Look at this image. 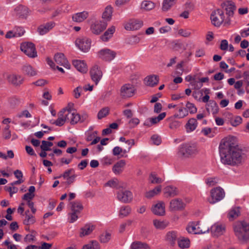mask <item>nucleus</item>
<instances>
[{
	"instance_id": "f257e3e1",
	"label": "nucleus",
	"mask_w": 249,
	"mask_h": 249,
	"mask_svg": "<svg viewBox=\"0 0 249 249\" xmlns=\"http://www.w3.org/2000/svg\"><path fill=\"white\" fill-rule=\"evenodd\" d=\"M219 152L221 161L224 164L238 166L245 160V154L233 137H228L221 141Z\"/></svg>"
},
{
	"instance_id": "f03ea898",
	"label": "nucleus",
	"mask_w": 249,
	"mask_h": 249,
	"mask_svg": "<svg viewBox=\"0 0 249 249\" xmlns=\"http://www.w3.org/2000/svg\"><path fill=\"white\" fill-rule=\"evenodd\" d=\"M199 150L195 142L185 143L180 145L178 155L182 159L194 158L198 154Z\"/></svg>"
},
{
	"instance_id": "7ed1b4c3",
	"label": "nucleus",
	"mask_w": 249,
	"mask_h": 249,
	"mask_svg": "<svg viewBox=\"0 0 249 249\" xmlns=\"http://www.w3.org/2000/svg\"><path fill=\"white\" fill-rule=\"evenodd\" d=\"M210 18L212 24L215 27H219L222 23L224 26H227L231 24V19L227 18L225 19L224 12L221 9L213 11Z\"/></svg>"
},
{
	"instance_id": "20e7f679",
	"label": "nucleus",
	"mask_w": 249,
	"mask_h": 249,
	"mask_svg": "<svg viewBox=\"0 0 249 249\" xmlns=\"http://www.w3.org/2000/svg\"><path fill=\"white\" fill-rule=\"evenodd\" d=\"M186 230L190 233L203 234L209 231V227L204 222H192L187 226Z\"/></svg>"
},
{
	"instance_id": "39448f33",
	"label": "nucleus",
	"mask_w": 249,
	"mask_h": 249,
	"mask_svg": "<svg viewBox=\"0 0 249 249\" xmlns=\"http://www.w3.org/2000/svg\"><path fill=\"white\" fill-rule=\"evenodd\" d=\"M210 196L207 198L208 202L213 204L221 201L225 196V192L220 187H216L212 189L210 192Z\"/></svg>"
},
{
	"instance_id": "423d86ee",
	"label": "nucleus",
	"mask_w": 249,
	"mask_h": 249,
	"mask_svg": "<svg viewBox=\"0 0 249 249\" xmlns=\"http://www.w3.org/2000/svg\"><path fill=\"white\" fill-rule=\"evenodd\" d=\"M20 50L30 58H35L37 56L35 46L32 42H26L21 43Z\"/></svg>"
},
{
	"instance_id": "0eeeda50",
	"label": "nucleus",
	"mask_w": 249,
	"mask_h": 249,
	"mask_svg": "<svg viewBox=\"0 0 249 249\" xmlns=\"http://www.w3.org/2000/svg\"><path fill=\"white\" fill-rule=\"evenodd\" d=\"M91 40L88 37L81 36L75 40L76 46L82 52H88L91 47Z\"/></svg>"
},
{
	"instance_id": "6e6552de",
	"label": "nucleus",
	"mask_w": 249,
	"mask_h": 249,
	"mask_svg": "<svg viewBox=\"0 0 249 249\" xmlns=\"http://www.w3.org/2000/svg\"><path fill=\"white\" fill-rule=\"evenodd\" d=\"M117 198L121 202L128 203L132 200L133 195L130 191L122 189L117 192Z\"/></svg>"
},
{
	"instance_id": "1a4fd4ad",
	"label": "nucleus",
	"mask_w": 249,
	"mask_h": 249,
	"mask_svg": "<svg viewBox=\"0 0 249 249\" xmlns=\"http://www.w3.org/2000/svg\"><path fill=\"white\" fill-rule=\"evenodd\" d=\"M246 221H238L233 225L234 233L238 239L242 241L243 236L245 230V224Z\"/></svg>"
},
{
	"instance_id": "9d476101",
	"label": "nucleus",
	"mask_w": 249,
	"mask_h": 249,
	"mask_svg": "<svg viewBox=\"0 0 249 249\" xmlns=\"http://www.w3.org/2000/svg\"><path fill=\"white\" fill-rule=\"evenodd\" d=\"M151 212L155 215L163 216L165 214V204L162 201H158L151 208Z\"/></svg>"
},
{
	"instance_id": "9b49d317",
	"label": "nucleus",
	"mask_w": 249,
	"mask_h": 249,
	"mask_svg": "<svg viewBox=\"0 0 249 249\" xmlns=\"http://www.w3.org/2000/svg\"><path fill=\"white\" fill-rule=\"evenodd\" d=\"M135 90V88L133 85L125 84L121 89V95L125 98L130 97L134 95Z\"/></svg>"
},
{
	"instance_id": "f8f14e48",
	"label": "nucleus",
	"mask_w": 249,
	"mask_h": 249,
	"mask_svg": "<svg viewBox=\"0 0 249 249\" xmlns=\"http://www.w3.org/2000/svg\"><path fill=\"white\" fill-rule=\"evenodd\" d=\"M98 56L104 60L110 61L115 58L116 53L108 49H104L98 52Z\"/></svg>"
},
{
	"instance_id": "ddd939ff",
	"label": "nucleus",
	"mask_w": 249,
	"mask_h": 249,
	"mask_svg": "<svg viewBox=\"0 0 249 249\" xmlns=\"http://www.w3.org/2000/svg\"><path fill=\"white\" fill-rule=\"evenodd\" d=\"M185 204L180 198H175L170 202L169 209L171 211H182L185 207Z\"/></svg>"
},
{
	"instance_id": "4468645a",
	"label": "nucleus",
	"mask_w": 249,
	"mask_h": 249,
	"mask_svg": "<svg viewBox=\"0 0 249 249\" xmlns=\"http://www.w3.org/2000/svg\"><path fill=\"white\" fill-rule=\"evenodd\" d=\"M54 59L56 64L63 66L67 69H70L71 65L64 54L62 53H57L54 55Z\"/></svg>"
},
{
	"instance_id": "2eb2a0df",
	"label": "nucleus",
	"mask_w": 249,
	"mask_h": 249,
	"mask_svg": "<svg viewBox=\"0 0 249 249\" xmlns=\"http://www.w3.org/2000/svg\"><path fill=\"white\" fill-rule=\"evenodd\" d=\"M107 23L104 21H97L93 23L90 27L92 33L95 35H99L107 27Z\"/></svg>"
},
{
	"instance_id": "dca6fc26",
	"label": "nucleus",
	"mask_w": 249,
	"mask_h": 249,
	"mask_svg": "<svg viewBox=\"0 0 249 249\" xmlns=\"http://www.w3.org/2000/svg\"><path fill=\"white\" fill-rule=\"evenodd\" d=\"M90 75L92 80L97 85L102 77V72L100 68L95 65L90 71Z\"/></svg>"
},
{
	"instance_id": "f3484780",
	"label": "nucleus",
	"mask_w": 249,
	"mask_h": 249,
	"mask_svg": "<svg viewBox=\"0 0 249 249\" xmlns=\"http://www.w3.org/2000/svg\"><path fill=\"white\" fill-rule=\"evenodd\" d=\"M142 25V21L137 19H131L125 24L124 28L126 30H137L141 28Z\"/></svg>"
},
{
	"instance_id": "a211bd4d",
	"label": "nucleus",
	"mask_w": 249,
	"mask_h": 249,
	"mask_svg": "<svg viewBox=\"0 0 249 249\" xmlns=\"http://www.w3.org/2000/svg\"><path fill=\"white\" fill-rule=\"evenodd\" d=\"M55 25L53 21H50L45 24L40 25L37 28V31L39 35H44L51 30Z\"/></svg>"
},
{
	"instance_id": "6ab92c4d",
	"label": "nucleus",
	"mask_w": 249,
	"mask_h": 249,
	"mask_svg": "<svg viewBox=\"0 0 249 249\" xmlns=\"http://www.w3.org/2000/svg\"><path fill=\"white\" fill-rule=\"evenodd\" d=\"M74 111L75 110H66V118L71 124H76L80 120V115Z\"/></svg>"
},
{
	"instance_id": "aec40b11",
	"label": "nucleus",
	"mask_w": 249,
	"mask_h": 249,
	"mask_svg": "<svg viewBox=\"0 0 249 249\" xmlns=\"http://www.w3.org/2000/svg\"><path fill=\"white\" fill-rule=\"evenodd\" d=\"M15 11L17 15L20 18H26L29 14V9L23 5H20L17 6Z\"/></svg>"
},
{
	"instance_id": "412c9836",
	"label": "nucleus",
	"mask_w": 249,
	"mask_h": 249,
	"mask_svg": "<svg viewBox=\"0 0 249 249\" xmlns=\"http://www.w3.org/2000/svg\"><path fill=\"white\" fill-rule=\"evenodd\" d=\"M225 231L224 224L216 223L211 227V232L213 236H218L223 234Z\"/></svg>"
},
{
	"instance_id": "4be33fe9",
	"label": "nucleus",
	"mask_w": 249,
	"mask_h": 249,
	"mask_svg": "<svg viewBox=\"0 0 249 249\" xmlns=\"http://www.w3.org/2000/svg\"><path fill=\"white\" fill-rule=\"evenodd\" d=\"M163 194L165 197H173L178 194V189L173 186H167L163 189Z\"/></svg>"
},
{
	"instance_id": "5701e85b",
	"label": "nucleus",
	"mask_w": 249,
	"mask_h": 249,
	"mask_svg": "<svg viewBox=\"0 0 249 249\" xmlns=\"http://www.w3.org/2000/svg\"><path fill=\"white\" fill-rule=\"evenodd\" d=\"M165 116V112L161 113L157 117L150 118L144 122V124L148 127H150L153 124L158 123L163 118H164Z\"/></svg>"
},
{
	"instance_id": "b1692460",
	"label": "nucleus",
	"mask_w": 249,
	"mask_h": 249,
	"mask_svg": "<svg viewBox=\"0 0 249 249\" xmlns=\"http://www.w3.org/2000/svg\"><path fill=\"white\" fill-rule=\"evenodd\" d=\"M159 81V77L156 75H150L144 78V83L148 86L153 87L157 85Z\"/></svg>"
},
{
	"instance_id": "393cba45",
	"label": "nucleus",
	"mask_w": 249,
	"mask_h": 249,
	"mask_svg": "<svg viewBox=\"0 0 249 249\" xmlns=\"http://www.w3.org/2000/svg\"><path fill=\"white\" fill-rule=\"evenodd\" d=\"M130 249H151V247L146 242L135 241L131 244Z\"/></svg>"
},
{
	"instance_id": "a878e982",
	"label": "nucleus",
	"mask_w": 249,
	"mask_h": 249,
	"mask_svg": "<svg viewBox=\"0 0 249 249\" xmlns=\"http://www.w3.org/2000/svg\"><path fill=\"white\" fill-rule=\"evenodd\" d=\"M178 237L177 232L174 231H168L165 235L164 239L170 245H174Z\"/></svg>"
},
{
	"instance_id": "bb28decb",
	"label": "nucleus",
	"mask_w": 249,
	"mask_h": 249,
	"mask_svg": "<svg viewBox=\"0 0 249 249\" xmlns=\"http://www.w3.org/2000/svg\"><path fill=\"white\" fill-rule=\"evenodd\" d=\"M23 78L19 75L16 74H11L8 76L9 82L15 86H19L23 82Z\"/></svg>"
},
{
	"instance_id": "cd10ccee",
	"label": "nucleus",
	"mask_w": 249,
	"mask_h": 249,
	"mask_svg": "<svg viewBox=\"0 0 249 249\" xmlns=\"http://www.w3.org/2000/svg\"><path fill=\"white\" fill-rule=\"evenodd\" d=\"M72 64L78 71L82 73H86L88 71L87 65L83 60H75Z\"/></svg>"
},
{
	"instance_id": "c85d7f7f",
	"label": "nucleus",
	"mask_w": 249,
	"mask_h": 249,
	"mask_svg": "<svg viewBox=\"0 0 249 249\" xmlns=\"http://www.w3.org/2000/svg\"><path fill=\"white\" fill-rule=\"evenodd\" d=\"M22 70L25 75L30 77L36 76L37 73L36 69L29 64L24 65Z\"/></svg>"
},
{
	"instance_id": "c756f323",
	"label": "nucleus",
	"mask_w": 249,
	"mask_h": 249,
	"mask_svg": "<svg viewBox=\"0 0 249 249\" xmlns=\"http://www.w3.org/2000/svg\"><path fill=\"white\" fill-rule=\"evenodd\" d=\"M153 224L155 228L158 230H163L165 229L169 224L167 220H161L155 219L153 220Z\"/></svg>"
},
{
	"instance_id": "7c9ffc66",
	"label": "nucleus",
	"mask_w": 249,
	"mask_h": 249,
	"mask_svg": "<svg viewBox=\"0 0 249 249\" xmlns=\"http://www.w3.org/2000/svg\"><path fill=\"white\" fill-rule=\"evenodd\" d=\"M225 10L226 12V14L228 15V18H230L231 17H232L234 14V11L235 9V6L234 3L231 1H227L225 3Z\"/></svg>"
},
{
	"instance_id": "2f4dec72",
	"label": "nucleus",
	"mask_w": 249,
	"mask_h": 249,
	"mask_svg": "<svg viewBox=\"0 0 249 249\" xmlns=\"http://www.w3.org/2000/svg\"><path fill=\"white\" fill-rule=\"evenodd\" d=\"M125 165V160H120L113 165L112 171L115 174L119 175L123 172Z\"/></svg>"
},
{
	"instance_id": "473e14b6",
	"label": "nucleus",
	"mask_w": 249,
	"mask_h": 249,
	"mask_svg": "<svg viewBox=\"0 0 249 249\" xmlns=\"http://www.w3.org/2000/svg\"><path fill=\"white\" fill-rule=\"evenodd\" d=\"M89 16V13L87 11L77 13L73 15L72 18L73 21L81 22L85 20Z\"/></svg>"
},
{
	"instance_id": "72a5a7b5",
	"label": "nucleus",
	"mask_w": 249,
	"mask_h": 249,
	"mask_svg": "<svg viewBox=\"0 0 249 249\" xmlns=\"http://www.w3.org/2000/svg\"><path fill=\"white\" fill-rule=\"evenodd\" d=\"M115 31V27L112 26L109 28L103 34L100 36L101 39L104 42L107 41L110 38L112 37L113 34Z\"/></svg>"
},
{
	"instance_id": "f704fd0d",
	"label": "nucleus",
	"mask_w": 249,
	"mask_h": 249,
	"mask_svg": "<svg viewBox=\"0 0 249 249\" xmlns=\"http://www.w3.org/2000/svg\"><path fill=\"white\" fill-rule=\"evenodd\" d=\"M161 186L159 185L156 186L153 189L147 191L145 193V197L148 199H151L161 192Z\"/></svg>"
},
{
	"instance_id": "c9c22d12",
	"label": "nucleus",
	"mask_w": 249,
	"mask_h": 249,
	"mask_svg": "<svg viewBox=\"0 0 249 249\" xmlns=\"http://www.w3.org/2000/svg\"><path fill=\"white\" fill-rule=\"evenodd\" d=\"M122 185V183H121L118 179L114 178L108 180L105 184L104 186L110 187L116 189H120L123 187Z\"/></svg>"
},
{
	"instance_id": "e433bc0d",
	"label": "nucleus",
	"mask_w": 249,
	"mask_h": 249,
	"mask_svg": "<svg viewBox=\"0 0 249 249\" xmlns=\"http://www.w3.org/2000/svg\"><path fill=\"white\" fill-rule=\"evenodd\" d=\"M66 110H62L60 111L58 113V118L55 121V122L53 123V124L58 126L63 125L65 121H67V119L66 118Z\"/></svg>"
},
{
	"instance_id": "4c0bfd02",
	"label": "nucleus",
	"mask_w": 249,
	"mask_h": 249,
	"mask_svg": "<svg viewBox=\"0 0 249 249\" xmlns=\"http://www.w3.org/2000/svg\"><path fill=\"white\" fill-rule=\"evenodd\" d=\"M240 215L239 207H235L231 209L228 214V217L230 221L236 219Z\"/></svg>"
},
{
	"instance_id": "58836bf2",
	"label": "nucleus",
	"mask_w": 249,
	"mask_h": 249,
	"mask_svg": "<svg viewBox=\"0 0 249 249\" xmlns=\"http://www.w3.org/2000/svg\"><path fill=\"white\" fill-rule=\"evenodd\" d=\"M36 222L35 217L30 213L29 210L26 211L25 213V218L23 220V224L26 225H32Z\"/></svg>"
},
{
	"instance_id": "ea45409f",
	"label": "nucleus",
	"mask_w": 249,
	"mask_h": 249,
	"mask_svg": "<svg viewBox=\"0 0 249 249\" xmlns=\"http://www.w3.org/2000/svg\"><path fill=\"white\" fill-rule=\"evenodd\" d=\"M228 119L230 124L233 126L236 127L242 123V119L240 116H233L232 114H229Z\"/></svg>"
},
{
	"instance_id": "a19ab883",
	"label": "nucleus",
	"mask_w": 249,
	"mask_h": 249,
	"mask_svg": "<svg viewBox=\"0 0 249 249\" xmlns=\"http://www.w3.org/2000/svg\"><path fill=\"white\" fill-rule=\"evenodd\" d=\"M71 211L72 212H75L80 213L81 211L83 210V207L81 203L79 201H73L70 203Z\"/></svg>"
},
{
	"instance_id": "79ce46f5",
	"label": "nucleus",
	"mask_w": 249,
	"mask_h": 249,
	"mask_svg": "<svg viewBox=\"0 0 249 249\" xmlns=\"http://www.w3.org/2000/svg\"><path fill=\"white\" fill-rule=\"evenodd\" d=\"M131 212V209L129 206H124L120 208L119 216L121 218H124L129 215Z\"/></svg>"
},
{
	"instance_id": "37998d69",
	"label": "nucleus",
	"mask_w": 249,
	"mask_h": 249,
	"mask_svg": "<svg viewBox=\"0 0 249 249\" xmlns=\"http://www.w3.org/2000/svg\"><path fill=\"white\" fill-rule=\"evenodd\" d=\"M94 229V227L93 226H90L89 225H85L84 227L81 229L80 236L83 237L91 233Z\"/></svg>"
},
{
	"instance_id": "c03bdc74",
	"label": "nucleus",
	"mask_w": 249,
	"mask_h": 249,
	"mask_svg": "<svg viewBox=\"0 0 249 249\" xmlns=\"http://www.w3.org/2000/svg\"><path fill=\"white\" fill-rule=\"evenodd\" d=\"M113 12V8L110 5L107 6L102 15V18L107 20H110Z\"/></svg>"
},
{
	"instance_id": "a18cd8bd",
	"label": "nucleus",
	"mask_w": 249,
	"mask_h": 249,
	"mask_svg": "<svg viewBox=\"0 0 249 249\" xmlns=\"http://www.w3.org/2000/svg\"><path fill=\"white\" fill-rule=\"evenodd\" d=\"M178 246L181 249L188 248L190 245V241L188 238L181 237L178 241Z\"/></svg>"
},
{
	"instance_id": "49530a36",
	"label": "nucleus",
	"mask_w": 249,
	"mask_h": 249,
	"mask_svg": "<svg viewBox=\"0 0 249 249\" xmlns=\"http://www.w3.org/2000/svg\"><path fill=\"white\" fill-rule=\"evenodd\" d=\"M197 126L196 120L194 118L190 119L186 124V128L187 132H191L194 130Z\"/></svg>"
},
{
	"instance_id": "de8ad7c7",
	"label": "nucleus",
	"mask_w": 249,
	"mask_h": 249,
	"mask_svg": "<svg viewBox=\"0 0 249 249\" xmlns=\"http://www.w3.org/2000/svg\"><path fill=\"white\" fill-rule=\"evenodd\" d=\"M155 7V4L154 2L150 0H144L141 4V8L146 11H149Z\"/></svg>"
},
{
	"instance_id": "09e8293b",
	"label": "nucleus",
	"mask_w": 249,
	"mask_h": 249,
	"mask_svg": "<svg viewBox=\"0 0 249 249\" xmlns=\"http://www.w3.org/2000/svg\"><path fill=\"white\" fill-rule=\"evenodd\" d=\"M176 0H164L162 3V9L164 11L168 10L176 3Z\"/></svg>"
},
{
	"instance_id": "8fccbe9b",
	"label": "nucleus",
	"mask_w": 249,
	"mask_h": 249,
	"mask_svg": "<svg viewBox=\"0 0 249 249\" xmlns=\"http://www.w3.org/2000/svg\"><path fill=\"white\" fill-rule=\"evenodd\" d=\"M149 180L152 184H159L163 181V180L157 177L155 173H151L149 177Z\"/></svg>"
},
{
	"instance_id": "3c124183",
	"label": "nucleus",
	"mask_w": 249,
	"mask_h": 249,
	"mask_svg": "<svg viewBox=\"0 0 249 249\" xmlns=\"http://www.w3.org/2000/svg\"><path fill=\"white\" fill-rule=\"evenodd\" d=\"M75 173L74 170L72 168H71L66 170L64 173L59 177H55L54 178H59L61 177H63L64 179L66 180L69 178V177H71V176Z\"/></svg>"
},
{
	"instance_id": "603ef678",
	"label": "nucleus",
	"mask_w": 249,
	"mask_h": 249,
	"mask_svg": "<svg viewBox=\"0 0 249 249\" xmlns=\"http://www.w3.org/2000/svg\"><path fill=\"white\" fill-rule=\"evenodd\" d=\"M244 232L243 236L242 241L249 240V221H246L244 226Z\"/></svg>"
},
{
	"instance_id": "864d4df0",
	"label": "nucleus",
	"mask_w": 249,
	"mask_h": 249,
	"mask_svg": "<svg viewBox=\"0 0 249 249\" xmlns=\"http://www.w3.org/2000/svg\"><path fill=\"white\" fill-rule=\"evenodd\" d=\"M188 114V110H178V111L174 115V117L181 119L186 117Z\"/></svg>"
},
{
	"instance_id": "5fc2aeb1",
	"label": "nucleus",
	"mask_w": 249,
	"mask_h": 249,
	"mask_svg": "<svg viewBox=\"0 0 249 249\" xmlns=\"http://www.w3.org/2000/svg\"><path fill=\"white\" fill-rule=\"evenodd\" d=\"M99 244L96 241H92L83 246L82 249H98Z\"/></svg>"
},
{
	"instance_id": "6e6d98bb",
	"label": "nucleus",
	"mask_w": 249,
	"mask_h": 249,
	"mask_svg": "<svg viewBox=\"0 0 249 249\" xmlns=\"http://www.w3.org/2000/svg\"><path fill=\"white\" fill-rule=\"evenodd\" d=\"M9 103L10 107L15 108L18 107V106L20 104L21 101L15 97H13L9 100Z\"/></svg>"
},
{
	"instance_id": "4d7b16f0",
	"label": "nucleus",
	"mask_w": 249,
	"mask_h": 249,
	"mask_svg": "<svg viewBox=\"0 0 249 249\" xmlns=\"http://www.w3.org/2000/svg\"><path fill=\"white\" fill-rule=\"evenodd\" d=\"M47 64L51 67V68H52L53 69H56L62 73H64L65 72V71H64V70L62 68H61L58 66H57L56 67H55V64L50 58H47Z\"/></svg>"
},
{
	"instance_id": "13d9d810",
	"label": "nucleus",
	"mask_w": 249,
	"mask_h": 249,
	"mask_svg": "<svg viewBox=\"0 0 249 249\" xmlns=\"http://www.w3.org/2000/svg\"><path fill=\"white\" fill-rule=\"evenodd\" d=\"M100 238L101 242L104 243H107L111 238V234L108 232H106L101 235Z\"/></svg>"
},
{
	"instance_id": "bf43d9fd",
	"label": "nucleus",
	"mask_w": 249,
	"mask_h": 249,
	"mask_svg": "<svg viewBox=\"0 0 249 249\" xmlns=\"http://www.w3.org/2000/svg\"><path fill=\"white\" fill-rule=\"evenodd\" d=\"M151 140L153 143L156 145H160L161 142V137L157 134L152 135L151 137Z\"/></svg>"
},
{
	"instance_id": "052dcab7",
	"label": "nucleus",
	"mask_w": 249,
	"mask_h": 249,
	"mask_svg": "<svg viewBox=\"0 0 249 249\" xmlns=\"http://www.w3.org/2000/svg\"><path fill=\"white\" fill-rule=\"evenodd\" d=\"M178 34L184 37H188L191 36L192 34L188 29H180L178 31Z\"/></svg>"
},
{
	"instance_id": "680f3d73",
	"label": "nucleus",
	"mask_w": 249,
	"mask_h": 249,
	"mask_svg": "<svg viewBox=\"0 0 249 249\" xmlns=\"http://www.w3.org/2000/svg\"><path fill=\"white\" fill-rule=\"evenodd\" d=\"M15 32V35L16 37H20L23 36L25 33V30L22 27H16L13 29Z\"/></svg>"
},
{
	"instance_id": "e2e57ef3",
	"label": "nucleus",
	"mask_w": 249,
	"mask_h": 249,
	"mask_svg": "<svg viewBox=\"0 0 249 249\" xmlns=\"http://www.w3.org/2000/svg\"><path fill=\"white\" fill-rule=\"evenodd\" d=\"M190 84L195 89H199L203 86V84L199 80L197 81L195 79L190 82Z\"/></svg>"
},
{
	"instance_id": "0e129e2a",
	"label": "nucleus",
	"mask_w": 249,
	"mask_h": 249,
	"mask_svg": "<svg viewBox=\"0 0 249 249\" xmlns=\"http://www.w3.org/2000/svg\"><path fill=\"white\" fill-rule=\"evenodd\" d=\"M79 214V213H77V212L71 211V212L69 213L70 216L69 222L70 223H73L75 221L78 219Z\"/></svg>"
},
{
	"instance_id": "69168bd1",
	"label": "nucleus",
	"mask_w": 249,
	"mask_h": 249,
	"mask_svg": "<svg viewBox=\"0 0 249 249\" xmlns=\"http://www.w3.org/2000/svg\"><path fill=\"white\" fill-rule=\"evenodd\" d=\"M9 125H7L4 129L3 136L5 139H9L11 137V131L9 130Z\"/></svg>"
},
{
	"instance_id": "338daca9",
	"label": "nucleus",
	"mask_w": 249,
	"mask_h": 249,
	"mask_svg": "<svg viewBox=\"0 0 249 249\" xmlns=\"http://www.w3.org/2000/svg\"><path fill=\"white\" fill-rule=\"evenodd\" d=\"M82 91V88L81 87H77L73 91V95L75 98L78 99L81 96V93Z\"/></svg>"
},
{
	"instance_id": "774afa93",
	"label": "nucleus",
	"mask_w": 249,
	"mask_h": 249,
	"mask_svg": "<svg viewBox=\"0 0 249 249\" xmlns=\"http://www.w3.org/2000/svg\"><path fill=\"white\" fill-rule=\"evenodd\" d=\"M218 182V179L215 178H211L207 179L206 184L209 186H213L216 185Z\"/></svg>"
}]
</instances>
